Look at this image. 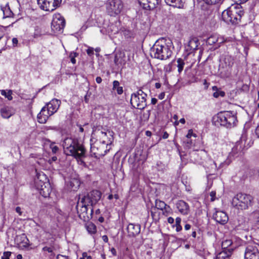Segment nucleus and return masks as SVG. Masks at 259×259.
<instances>
[{
	"mask_svg": "<svg viewBox=\"0 0 259 259\" xmlns=\"http://www.w3.org/2000/svg\"><path fill=\"white\" fill-rule=\"evenodd\" d=\"M164 71L166 73H170L172 71V63L165 65L164 67Z\"/></svg>",
	"mask_w": 259,
	"mask_h": 259,
	"instance_id": "38",
	"label": "nucleus"
},
{
	"mask_svg": "<svg viewBox=\"0 0 259 259\" xmlns=\"http://www.w3.org/2000/svg\"><path fill=\"white\" fill-rule=\"evenodd\" d=\"M108 145L105 141L103 140L102 143H96L91 145V154L97 158L104 156L107 153V149H105V146Z\"/></svg>",
	"mask_w": 259,
	"mask_h": 259,
	"instance_id": "11",
	"label": "nucleus"
},
{
	"mask_svg": "<svg viewBox=\"0 0 259 259\" xmlns=\"http://www.w3.org/2000/svg\"><path fill=\"white\" fill-rule=\"evenodd\" d=\"M255 133L257 138H259V125L256 128Z\"/></svg>",
	"mask_w": 259,
	"mask_h": 259,
	"instance_id": "61",
	"label": "nucleus"
},
{
	"mask_svg": "<svg viewBox=\"0 0 259 259\" xmlns=\"http://www.w3.org/2000/svg\"><path fill=\"white\" fill-rule=\"evenodd\" d=\"M52 115V114H51V111L46 108L45 106L37 115V117L38 122L40 123H46L49 117Z\"/></svg>",
	"mask_w": 259,
	"mask_h": 259,
	"instance_id": "16",
	"label": "nucleus"
},
{
	"mask_svg": "<svg viewBox=\"0 0 259 259\" xmlns=\"http://www.w3.org/2000/svg\"><path fill=\"white\" fill-rule=\"evenodd\" d=\"M140 5L145 10H153L159 4V0H138Z\"/></svg>",
	"mask_w": 259,
	"mask_h": 259,
	"instance_id": "15",
	"label": "nucleus"
},
{
	"mask_svg": "<svg viewBox=\"0 0 259 259\" xmlns=\"http://www.w3.org/2000/svg\"><path fill=\"white\" fill-rule=\"evenodd\" d=\"M244 259H259V251L255 245L249 244L246 246Z\"/></svg>",
	"mask_w": 259,
	"mask_h": 259,
	"instance_id": "13",
	"label": "nucleus"
},
{
	"mask_svg": "<svg viewBox=\"0 0 259 259\" xmlns=\"http://www.w3.org/2000/svg\"><path fill=\"white\" fill-rule=\"evenodd\" d=\"M168 134L166 132H165L162 135V138L164 139H166L168 138Z\"/></svg>",
	"mask_w": 259,
	"mask_h": 259,
	"instance_id": "56",
	"label": "nucleus"
},
{
	"mask_svg": "<svg viewBox=\"0 0 259 259\" xmlns=\"http://www.w3.org/2000/svg\"><path fill=\"white\" fill-rule=\"evenodd\" d=\"M80 181L76 178H71L66 182V188L68 191H76L79 187Z\"/></svg>",
	"mask_w": 259,
	"mask_h": 259,
	"instance_id": "18",
	"label": "nucleus"
},
{
	"mask_svg": "<svg viewBox=\"0 0 259 259\" xmlns=\"http://www.w3.org/2000/svg\"><path fill=\"white\" fill-rule=\"evenodd\" d=\"M126 229L128 236L131 237H134L140 233L141 226L139 224H130L127 226Z\"/></svg>",
	"mask_w": 259,
	"mask_h": 259,
	"instance_id": "20",
	"label": "nucleus"
},
{
	"mask_svg": "<svg viewBox=\"0 0 259 259\" xmlns=\"http://www.w3.org/2000/svg\"><path fill=\"white\" fill-rule=\"evenodd\" d=\"M112 90H116L117 93L118 95H121L123 93V88L119 85V82L117 80H114L113 82V88Z\"/></svg>",
	"mask_w": 259,
	"mask_h": 259,
	"instance_id": "31",
	"label": "nucleus"
},
{
	"mask_svg": "<svg viewBox=\"0 0 259 259\" xmlns=\"http://www.w3.org/2000/svg\"><path fill=\"white\" fill-rule=\"evenodd\" d=\"M1 9L4 13V18L11 17L13 16V13L11 10L8 4L6 5L4 7H2Z\"/></svg>",
	"mask_w": 259,
	"mask_h": 259,
	"instance_id": "27",
	"label": "nucleus"
},
{
	"mask_svg": "<svg viewBox=\"0 0 259 259\" xmlns=\"http://www.w3.org/2000/svg\"><path fill=\"white\" fill-rule=\"evenodd\" d=\"M166 3L172 7L181 8L183 7V0H165Z\"/></svg>",
	"mask_w": 259,
	"mask_h": 259,
	"instance_id": "26",
	"label": "nucleus"
},
{
	"mask_svg": "<svg viewBox=\"0 0 259 259\" xmlns=\"http://www.w3.org/2000/svg\"><path fill=\"white\" fill-rule=\"evenodd\" d=\"M255 214L257 215V221L259 222V210L256 211Z\"/></svg>",
	"mask_w": 259,
	"mask_h": 259,
	"instance_id": "64",
	"label": "nucleus"
},
{
	"mask_svg": "<svg viewBox=\"0 0 259 259\" xmlns=\"http://www.w3.org/2000/svg\"><path fill=\"white\" fill-rule=\"evenodd\" d=\"M1 114L4 118H9L15 113V110L12 107L5 106L1 108Z\"/></svg>",
	"mask_w": 259,
	"mask_h": 259,
	"instance_id": "22",
	"label": "nucleus"
},
{
	"mask_svg": "<svg viewBox=\"0 0 259 259\" xmlns=\"http://www.w3.org/2000/svg\"><path fill=\"white\" fill-rule=\"evenodd\" d=\"M190 228H191V225H189V224L185 225V229L186 230H188L190 229Z\"/></svg>",
	"mask_w": 259,
	"mask_h": 259,
	"instance_id": "63",
	"label": "nucleus"
},
{
	"mask_svg": "<svg viewBox=\"0 0 259 259\" xmlns=\"http://www.w3.org/2000/svg\"><path fill=\"white\" fill-rule=\"evenodd\" d=\"M241 146L240 145V143H237L234 149H239V150H240L241 149Z\"/></svg>",
	"mask_w": 259,
	"mask_h": 259,
	"instance_id": "59",
	"label": "nucleus"
},
{
	"mask_svg": "<svg viewBox=\"0 0 259 259\" xmlns=\"http://www.w3.org/2000/svg\"><path fill=\"white\" fill-rule=\"evenodd\" d=\"M82 255L83 257H84L85 259V258L86 259H92V256L90 255H88L87 253H86V252H83L82 253Z\"/></svg>",
	"mask_w": 259,
	"mask_h": 259,
	"instance_id": "50",
	"label": "nucleus"
},
{
	"mask_svg": "<svg viewBox=\"0 0 259 259\" xmlns=\"http://www.w3.org/2000/svg\"><path fill=\"white\" fill-rule=\"evenodd\" d=\"M171 47L172 42L170 39H159L151 48V56L160 60H166L172 55Z\"/></svg>",
	"mask_w": 259,
	"mask_h": 259,
	"instance_id": "1",
	"label": "nucleus"
},
{
	"mask_svg": "<svg viewBox=\"0 0 259 259\" xmlns=\"http://www.w3.org/2000/svg\"><path fill=\"white\" fill-rule=\"evenodd\" d=\"M233 1L236 3L242 4V3H244L246 2L248 0H233Z\"/></svg>",
	"mask_w": 259,
	"mask_h": 259,
	"instance_id": "54",
	"label": "nucleus"
},
{
	"mask_svg": "<svg viewBox=\"0 0 259 259\" xmlns=\"http://www.w3.org/2000/svg\"><path fill=\"white\" fill-rule=\"evenodd\" d=\"M57 159V158L56 156H53L51 158V159H50L48 160V162L50 164H51L53 161H55Z\"/></svg>",
	"mask_w": 259,
	"mask_h": 259,
	"instance_id": "49",
	"label": "nucleus"
},
{
	"mask_svg": "<svg viewBox=\"0 0 259 259\" xmlns=\"http://www.w3.org/2000/svg\"><path fill=\"white\" fill-rule=\"evenodd\" d=\"M167 222L168 223L172 224L174 223V219L172 217H169L167 219Z\"/></svg>",
	"mask_w": 259,
	"mask_h": 259,
	"instance_id": "51",
	"label": "nucleus"
},
{
	"mask_svg": "<svg viewBox=\"0 0 259 259\" xmlns=\"http://www.w3.org/2000/svg\"><path fill=\"white\" fill-rule=\"evenodd\" d=\"M105 7L107 14L115 17L121 13L123 5L121 0H108L105 3Z\"/></svg>",
	"mask_w": 259,
	"mask_h": 259,
	"instance_id": "7",
	"label": "nucleus"
},
{
	"mask_svg": "<svg viewBox=\"0 0 259 259\" xmlns=\"http://www.w3.org/2000/svg\"><path fill=\"white\" fill-rule=\"evenodd\" d=\"M232 244V241L229 239L224 240L222 243V247L223 250H227L228 248H232L231 247Z\"/></svg>",
	"mask_w": 259,
	"mask_h": 259,
	"instance_id": "32",
	"label": "nucleus"
},
{
	"mask_svg": "<svg viewBox=\"0 0 259 259\" xmlns=\"http://www.w3.org/2000/svg\"><path fill=\"white\" fill-rule=\"evenodd\" d=\"M101 137L104 139L107 135V133L104 132H101Z\"/></svg>",
	"mask_w": 259,
	"mask_h": 259,
	"instance_id": "62",
	"label": "nucleus"
},
{
	"mask_svg": "<svg viewBox=\"0 0 259 259\" xmlns=\"http://www.w3.org/2000/svg\"><path fill=\"white\" fill-rule=\"evenodd\" d=\"M233 249V248H230L227 250L223 249L222 251L217 254L216 259H226L228 258L231 255Z\"/></svg>",
	"mask_w": 259,
	"mask_h": 259,
	"instance_id": "25",
	"label": "nucleus"
},
{
	"mask_svg": "<svg viewBox=\"0 0 259 259\" xmlns=\"http://www.w3.org/2000/svg\"><path fill=\"white\" fill-rule=\"evenodd\" d=\"M1 95L5 96V98H7L9 100L11 101L13 99L12 97V91L9 90L8 91L6 90H2L1 91Z\"/></svg>",
	"mask_w": 259,
	"mask_h": 259,
	"instance_id": "34",
	"label": "nucleus"
},
{
	"mask_svg": "<svg viewBox=\"0 0 259 259\" xmlns=\"http://www.w3.org/2000/svg\"><path fill=\"white\" fill-rule=\"evenodd\" d=\"M65 26V20L60 14H55L52 22V29L55 32L62 31Z\"/></svg>",
	"mask_w": 259,
	"mask_h": 259,
	"instance_id": "12",
	"label": "nucleus"
},
{
	"mask_svg": "<svg viewBox=\"0 0 259 259\" xmlns=\"http://www.w3.org/2000/svg\"><path fill=\"white\" fill-rule=\"evenodd\" d=\"M114 63L116 65H118L120 63L119 59L117 55H116L114 57Z\"/></svg>",
	"mask_w": 259,
	"mask_h": 259,
	"instance_id": "53",
	"label": "nucleus"
},
{
	"mask_svg": "<svg viewBox=\"0 0 259 259\" xmlns=\"http://www.w3.org/2000/svg\"><path fill=\"white\" fill-rule=\"evenodd\" d=\"M214 219L221 224H225L228 221V217L226 212L223 211H217L213 215Z\"/></svg>",
	"mask_w": 259,
	"mask_h": 259,
	"instance_id": "19",
	"label": "nucleus"
},
{
	"mask_svg": "<svg viewBox=\"0 0 259 259\" xmlns=\"http://www.w3.org/2000/svg\"><path fill=\"white\" fill-rule=\"evenodd\" d=\"M243 15L244 12L242 10L234 7L224 10L222 12V18L227 24H236L240 21Z\"/></svg>",
	"mask_w": 259,
	"mask_h": 259,
	"instance_id": "5",
	"label": "nucleus"
},
{
	"mask_svg": "<svg viewBox=\"0 0 259 259\" xmlns=\"http://www.w3.org/2000/svg\"><path fill=\"white\" fill-rule=\"evenodd\" d=\"M209 195L210 196V200L211 201H214L216 199V192L214 191H212L210 192Z\"/></svg>",
	"mask_w": 259,
	"mask_h": 259,
	"instance_id": "41",
	"label": "nucleus"
},
{
	"mask_svg": "<svg viewBox=\"0 0 259 259\" xmlns=\"http://www.w3.org/2000/svg\"><path fill=\"white\" fill-rule=\"evenodd\" d=\"M57 258V259H68V256H66L65 255L59 254V255H58Z\"/></svg>",
	"mask_w": 259,
	"mask_h": 259,
	"instance_id": "48",
	"label": "nucleus"
},
{
	"mask_svg": "<svg viewBox=\"0 0 259 259\" xmlns=\"http://www.w3.org/2000/svg\"><path fill=\"white\" fill-rule=\"evenodd\" d=\"M61 102L57 99H53L45 105L46 108L51 111V114L53 115L58 110Z\"/></svg>",
	"mask_w": 259,
	"mask_h": 259,
	"instance_id": "17",
	"label": "nucleus"
},
{
	"mask_svg": "<svg viewBox=\"0 0 259 259\" xmlns=\"http://www.w3.org/2000/svg\"><path fill=\"white\" fill-rule=\"evenodd\" d=\"M15 241L18 245H22L23 247H26L28 245V240L25 234L17 236L15 238Z\"/></svg>",
	"mask_w": 259,
	"mask_h": 259,
	"instance_id": "24",
	"label": "nucleus"
},
{
	"mask_svg": "<svg viewBox=\"0 0 259 259\" xmlns=\"http://www.w3.org/2000/svg\"><path fill=\"white\" fill-rule=\"evenodd\" d=\"M85 227L87 230L90 234H93L96 233V226L93 223L89 222L86 224Z\"/></svg>",
	"mask_w": 259,
	"mask_h": 259,
	"instance_id": "29",
	"label": "nucleus"
},
{
	"mask_svg": "<svg viewBox=\"0 0 259 259\" xmlns=\"http://www.w3.org/2000/svg\"><path fill=\"white\" fill-rule=\"evenodd\" d=\"M96 81L98 83H100L102 82V79L101 77L98 76L96 77Z\"/></svg>",
	"mask_w": 259,
	"mask_h": 259,
	"instance_id": "58",
	"label": "nucleus"
},
{
	"mask_svg": "<svg viewBox=\"0 0 259 259\" xmlns=\"http://www.w3.org/2000/svg\"><path fill=\"white\" fill-rule=\"evenodd\" d=\"M157 102V100L156 98H153L151 99V104L153 105H155L156 104Z\"/></svg>",
	"mask_w": 259,
	"mask_h": 259,
	"instance_id": "60",
	"label": "nucleus"
},
{
	"mask_svg": "<svg viewBox=\"0 0 259 259\" xmlns=\"http://www.w3.org/2000/svg\"><path fill=\"white\" fill-rule=\"evenodd\" d=\"M234 63V59L233 57L229 55L225 56L219 68V71L222 77H228L231 75Z\"/></svg>",
	"mask_w": 259,
	"mask_h": 259,
	"instance_id": "8",
	"label": "nucleus"
},
{
	"mask_svg": "<svg viewBox=\"0 0 259 259\" xmlns=\"http://www.w3.org/2000/svg\"><path fill=\"white\" fill-rule=\"evenodd\" d=\"M11 254V252L9 251L4 252L3 255L2 256V259H9Z\"/></svg>",
	"mask_w": 259,
	"mask_h": 259,
	"instance_id": "42",
	"label": "nucleus"
},
{
	"mask_svg": "<svg viewBox=\"0 0 259 259\" xmlns=\"http://www.w3.org/2000/svg\"><path fill=\"white\" fill-rule=\"evenodd\" d=\"M218 41V38L217 36L212 35L209 37L206 40L208 45H212Z\"/></svg>",
	"mask_w": 259,
	"mask_h": 259,
	"instance_id": "35",
	"label": "nucleus"
},
{
	"mask_svg": "<svg viewBox=\"0 0 259 259\" xmlns=\"http://www.w3.org/2000/svg\"><path fill=\"white\" fill-rule=\"evenodd\" d=\"M88 55L90 56H92L94 55V49L91 47H89L87 50Z\"/></svg>",
	"mask_w": 259,
	"mask_h": 259,
	"instance_id": "45",
	"label": "nucleus"
},
{
	"mask_svg": "<svg viewBox=\"0 0 259 259\" xmlns=\"http://www.w3.org/2000/svg\"><path fill=\"white\" fill-rule=\"evenodd\" d=\"M37 1L40 8L45 11L52 12L58 7L53 4V0H37Z\"/></svg>",
	"mask_w": 259,
	"mask_h": 259,
	"instance_id": "14",
	"label": "nucleus"
},
{
	"mask_svg": "<svg viewBox=\"0 0 259 259\" xmlns=\"http://www.w3.org/2000/svg\"><path fill=\"white\" fill-rule=\"evenodd\" d=\"M15 210L19 214V215H22V212L21 211V209L20 207H19V206L16 207Z\"/></svg>",
	"mask_w": 259,
	"mask_h": 259,
	"instance_id": "47",
	"label": "nucleus"
},
{
	"mask_svg": "<svg viewBox=\"0 0 259 259\" xmlns=\"http://www.w3.org/2000/svg\"><path fill=\"white\" fill-rule=\"evenodd\" d=\"M192 136L196 137V135L193 133L192 130H189L186 137L188 138H190Z\"/></svg>",
	"mask_w": 259,
	"mask_h": 259,
	"instance_id": "46",
	"label": "nucleus"
},
{
	"mask_svg": "<svg viewBox=\"0 0 259 259\" xmlns=\"http://www.w3.org/2000/svg\"><path fill=\"white\" fill-rule=\"evenodd\" d=\"M253 197L244 193H238L232 199V206L238 210H245L251 207L253 203Z\"/></svg>",
	"mask_w": 259,
	"mask_h": 259,
	"instance_id": "4",
	"label": "nucleus"
},
{
	"mask_svg": "<svg viewBox=\"0 0 259 259\" xmlns=\"http://www.w3.org/2000/svg\"><path fill=\"white\" fill-rule=\"evenodd\" d=\"M50 147L53 153H56L58 151V147L54 144H51Z\"/></svg>",
	"mask_w": 259,
	"mask_h": 259,
	"instance_id": "43",
	"label": "nucleus"
},
{
	"mask_svg": "<svg viewBox=\"0 0 259 259\" xmlns=\"http://www.w3.org/2000/svg\"><path fill=\"white\" fill-rule=\"evenodd\" d=\"M110 250L113 255H116V251L114 248H112Z\"/></svg>",
	"mask_w": 259,
	"mask_h": 259,
	"instance_id": "57",
	"label": "nucleus"
},
{
	"mask_svg": "<svg viewBox=\"0 0 259 259\" xmlns=\"http://www.w3.org/2000/svg\"><path fill=\"white\" fill-rule=\"evenodd\" d=\"M181 219L179 217H178L176 219V224L175 226L176 228V231L177 232H179L182 230V227L181 226Z\"/></svg>",
	"mask_w": 259,
	"mask_h": 259,
	"instance_id": "36",
	"label": "nucleus"
},
{
	"mask_svg": "<svg viewBox=\"0 0 259 259\" xmlns=\"http://www.w3.org/2000/svg\"><path fill=\"white\" fill-rule=\"evenodd\" d=\"M44 251H48L49 253H53V247L45 246L42 248Z\"/></svg>",
	"mask_w": 259,
	"mask_h": 259,
	"instance_id": "44",
	"label": "nucleus"
},
{
	"mask_svg": "<svg viewBox=\"0 0 259 259\" xmlns=\"http://www.w3.org/2000/svg\"><path fill=\"white\" fill-rule=\"evenodd\" d=\"M54 1L53 4L55 6H59L62 0H53Z\"/></svg>",
	"mask_w": 259,
	"mask_h": 259,
	"instance_id": "52",
	"label": "nucleus"
},
{
	"mask_svg": "<svg viewBox=\"0 0 259 259\" xmlns=\"http://www.w3.org/2000/svg\"><path fill=\"white\" fill-rule=\"evenodd\" d=\"M88 206H90V205L88 203L81 202V199H80V201H78L76 205L78 217L83 221H87L92 217L93 208L92 207L90 208L91 213H89L88 212Z\"/></svg>",
	"mask_w": 259,
	"mask_h": 259,
	"instance_id": "10",
	"label": "nucleus"
},
{
	"mask_svg": "<svg viewBox=\"0 0 259 259\" xmlns=\"http://www.w3.org/2000/svg\"><path fill=\"white\" fill-rule=\"evenodd\" d=\"M40 194L44 197H49L52 191L51 187L49 183H44L39 188Z\"/></svg>",
	"mask_w": 259,
	"mask_h": 259,
	"instance_id": "23",
	"label": "nucleus"
},
{
	"mask_svg": "<svg viewBox=\"0 0 259 259\" xmlns=\"http://www.w3.org/2000/svg\"><path fill=\"white\" fill-rule=\"evenodd\" d=\"M102 193L98 190H93L85 195L79 197L81 202L86 203L93 207L101 199Z\"/></svg>",
	"mask_w": 259,
	"mask_h": 259,
	"instance_id": "9",
	"label": "nucleus"
},
{
	"mask_svg": "<svg viewBox=\"0 0 259 259\" xmlns=\"http://www.w3.org/2000/svg\"><path fill=\"white\" fill-rule=\"evenodd\" d=\"M64 153L76 159H81L85 156L86 150L84 146L76 139L65 138L62 143Z\"/></svg>",
	"mask_w": 259,
	"mask_h": 259,
	"instance_id": "2",
	"label": "nucleus"
},
{
	"mask_svg": "<svg viewBox=\"0 0 259 259\" xmlns=\"http://www.w3.org/2000/svg\"><path fill=\"white\" fill-rule=\"evenodd\" d=\"M178 71L179 73H181L183 70L185 62L184 60L182 58H178L177 60Z\"/></svg>",
	"mask_w": 259,
	"mask_h": 259,
	"instance_id": "33",
	"label": "nucleus"
},
{
	"mask_svg": "<svg viewBox=\"0 0 259 259\" xmlns=\"http://www.w3.org/2000/svg\"><path fill=\"white\" fill-rule=\"evenodd\" d=\"M225 93L224 91H217V92L213 93V96L214 98H218L220 96L223 97L225 96Z\"/></svg>",
	"mask_w": 259,
	"mask_h": 259,
	"instance_id": "37",
	"label": "nucleus"
},
{
	"mask_svg": "<svg viewBox=\"0 0 259 259\" xmlns=\"http://www.w3.org/2000/svg\"><path fill=\"white\" fill-rule=\"evenodd\" d=\"M207 4H216L220 3L222 0H203Z\"/></svg>",
	"mask_w": 259,
	"mask_h": 259,
	"instance_id": "40",
	"label": "nucleus"
},
{
	"mask_svg": "<svg viewBox=\"0 0 259 259\" xmlns=\"http://www.w3.org/2000/svg\"><path fill=\"white\" fill-rule=\"evenodd\" d=\"M215 124L231 128L235 126L237 123L236 115L233 111L221 112L213 118Z\"/></svg>",
	"mask_w": 259,
	"mask_h": 259,
	"instance_id": "3",
	"label": "nucleus"
},
{
	"mask_svg": "<svg viewBox=\"0 0 259 259\" xmlns=\"http://www.w3.org/2000/svg\"><path fill=\"white\" fill-rule=\"evenodd\" d=\"M155 206L157 209L161 210H166V207H169V206H167L164 201L158 199L155 200Z\"/></svg>",
	"mask_w": 259,
	"mask_h": 259,
	"instance_id": "30",
	"label": "nucleus"
},
{
	"mask_svg": "<svg viewBox=\"0 0 259 259\" xmlns=\"http://www.w3.org/2000/svg\"><path fill=\"white\" fill-rule=\"evenodd\" d=\"M77 54L75 52H72L70 53L69 57L70 58V61L73 64H75L76 63V60L75 58L77 57Z\"/></svg>",
	"mask_w": 259,
	"mask_h": 259,
	"instance_id": "39",
	"label": "nucleus"
},
{
	"mask_svg": "<svg viewBox=\"0 0 259 259\" xmlns=\"http://www.w3.org/2000/svg\"><path fill=\"white\" fill-rule=\"evenodd\" d=\"M147 94L142 89H140L132 94L131 103L134 108L143 110L147 106Z\"/></svg>",
	"mask_w": 259,
	"mask_h": 259,
	"instance_id": "6",
	"label": "nucleus"
},
{
	"mask_svg": "<svg viewBox=\"0 0 259 259\" xmlns=\"http://www.w3.org/2000/svg\"><path fill=\"white\" fill-rule=\"evenodd\" d=\"M18 39L17 38H13L12 39V42H13L14 46H16L18 44Z\"/></svg>",
	"mask_w": 259,
	"mask_h": 259,
	"instance_id": "55",
	"label": "nucleus"
},
{
	"mask_svg": "<svg viewBox=\"0 0 259 259\" xmlns=\"http://www.w3.org/2000/svg\"><path fill=\"white\" fill-rule=\"evenodd\" d=\"M176 207L179 211L182 214L186 215L189 211V206L183 200H179L176 203Z\"/></svg>",
	"mask_w": 259,
	"mask_h": 259,
	"instance_id": "21",
	"label": "nucleus"
},
{
	"mask_svg": "<svg viewBox=\"0 0 259 259\" xmlns=\"http://www.w3.org/2000/svg\"><path fill=\"white\" fill-rule=\"evenodd\" d=\"M198 40L196 38H191L188 42V46L190 51H193L197 49L198 47Z\"/></svg>",
	"mask_w": 259,
	"mask_h": 259,
	"instance_id": "28",
	"label": "nucleus"
}]
</instances>
